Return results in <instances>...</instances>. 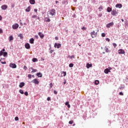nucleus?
<instances>
[{
    "label": "nucleus",
    "mask_w": 128,
    "mask_h": 128,
    "mask_svg": "<svg viewBox=\"0 0 128 128\" xmlns=\"http://www.w3.org/2000/svg\"><path fill=\"white\" fill-rule=\"evenodd\" d=\"M90 34L92 38H96L98 36V32H96V31L92 30L90 33Z\"/></svg>",
    "instance_id": "nucleus-1"
},
{
    "label": "nucleus",
    "mask_w": 128,
    "mask_h": 128,
    "mask_svg": "<svg viewBox=\"0 0 128 128\" xmlns=\"http://www.w3.org/2000/svg\"><path fill=\"white\" fill-rule=\"evenodd\" d=\"M111 70H112V67H108V68H106L104 70V74H108V72H110Z\"/></svg>",
    "instance_id": "nucleus-2"
},
{
    "label": "nucleus",
    "mask_w": 128,
    "mask_h": 128,
    "mask_svg": "<svg viewBox=\"0 0 128 128\" xmlns=\"http://www.w3.org/2000/svg\"><path fill=\"white\" fill-rule=\"evenodd\" d=\"M54 48H62V44L56 42L54 44Z\"/></svg>",
    "instance_id": "nucleus-3"
},
{
    "label": "nucleus",
    "mask_w": 128,
    "mask_h": 128,
    "mask_svg": "<svg viewBox=\"0 0 128 128\" xmlns=\"http://www.w3.org/2000/svg\"><path fill=\"white\" fill-rule=\"evenodd\" d=\"M31 82L34 84H40V81H38V78H34L31 81Z\"/></svg>",
    "instance_id": "nucleus-4"
},
{
    "label": "nucleus",
    "mask_w": 128,
    "mask_h": 128,
    "mask_svg": "<svg viewBox=\"0 0 128 128\" xmlns=\"http://www.w3.org/2000/svg\"><path fill=\"white\" fill-rule=\"evenodd\" d=\"M18 26H20L18 24V23H16L12 26V28L13 30H18Z\"/></svg>",
    "instance_id": "nucleus-5"
},
{
    "label": "nucleus",
    "mask_w": 128,
    "mask_h": 128,
    "mask_svg": "<svg viewBox=\"0 0 128 128\" xmlns=\"http://www.w3.org/2000/svg\"><path fill=\"white\" fill-rule=\"evenodd\" d=\"M9 66L12 68H16V64L14 63H10Z\"/></svg>",
    "instance_id": "nucleus-6"
},
{
    "label": "nucleus",
    "mask_w": 128,
    "mask_h": 128,
    "mask_svg": "<svg viewBox=\"0 0 128 128\" xmlns=\"http://www.w3.org/2000/svg\"><path fill=\"white\" fill-rule=\"evenodd\" d=\"M118 53L119 54H126V52H124V49H120L118 50Z\"/></svg>",
    "instance_id": "nucleus-7"
},
{
    "label": "nucleus",
    "mask_w": 128,
    "mask_h": 128,
    "mask_svg": "<svg viewBox=\"0 0 128 128\" xmlns=\"http://www.w3.org/2000/svg\"><path fill=\"white\" fill-rule=\"evenodd\" d=\"M50 14L52 16H54L56 14V10L52 9L50 10Z\"/></svg>",
    "instance_id": "nucleus-8"
},
{
    "label": "nucleus",
    "mask_w": 128,
    "mask_h": 128,
    "mask_svg": "<svg viewBox=\"0 0 128 128\" xmlns=\"http://www.w3.org/2000/svg\"><path fill=\"white\" fill-rule=\"evenodd\" d=\"M114 26V22H110L106 25V28H110V26Z\"/></svg>",
    "instance_id": "nucleus-9"
},
{
    "label": "nucleus",
    "mask_w": 128,
    "mask_h": 128,
    "mask_svg": "<svg viewBox=\"0 0 128 128\" xmlns=\"http://www.w3.org/2000/svg\"><path fill=\"white\" fill-rule=\"evenodd\" d=\"M25 48L26 50H30V44L29 43L27 42L24 44Z\"/></svg>",
    "instance_id": "nucleus-10"
},
{
    "label": "nucleus",
    "mask_w": 128,
    "mask_h": 128,
    "mask_svg": "<svg viewBox=\"0 0 128 128\" xmlns=\"http://www.w3.org/2000/svg\"><path fill=\"white\" fill-rule=\"evenodd\" d=\"M24 86H26V83H24V82H21L20 83L19 88H24Z\"/></svg>",
    "instance_id": "nucleus-11"
},
{
    "label": "nucleus",
    "mask_w": 128,
    "mask_h": 128,
    "mask_svg": "<svg viewBox=\"0 0 128 128\" xmlns=\"http://www.w3.org/2000/svg\"><path fill=\"white\" fill-rule=\"evenodd\" d=\"M116 14H118V12H116V10L114 9L113 10H112V11H111V14L112 16H116Z\"/></svg>",
    "instance_id": "nucleus-12"
},
{
    "label": "nucleus",
    "mask_w": 128,
    "mask_h": 128,
    "mask_svg": "<svg viewBox=\"0 0 128 128\" xmlns=\"http://www.w3.org/2000/svg\"><path fill=\"white\" fill-rule=\"evenodd\" d=\"M38 34L40 36V38H42V40L44 38V35L42 32H38Z\"/></svg>",
    "instance_id": "nucleus-13"
},
{
    "label": "nucleus",
    "mask_w": 128,
    "mask_h": 128,
    "mask_svg": "<svg viewBox=\"0 0 128 128\" xmlns=\"http://www.w3.org/2000/svg\"><path fill=\"white\" fill-rule=\"evenodd\" d=\"M115 7L118 8H122V4H117Z\"/></svg>",
    "instance_id": "nucleus-14"
},
{
    "label": "nucleus",
    "mask_w": 128,
    "mask_h": 128,
    "mask_svg": "<svg viewBox=\"0 0 128 128\" xmlns=\"http://www.w3.org/2000/svg\"><path fill=\"white\" fill-rule=\"evenodd\" d=\"M2 10H6V8H8V5L6 4H4L1 6Z\"/></svg>",
    "instance_id": "nucleus-15"
},
{
    "label": "nucleus",
    "mask_w": 128,
    "mask_h": 128,
    "mask_svg": "<svg viewBox=\"0 0 128 128\" xmlns=\"http://www.w3.org/2000/svg\"><path fill=\"white\" fill-rule=\"evenodd\" d=\"M86 68H92V64H90V63H87L86 64Z\"/></svg>",
    "instance_id": "nucleus-16"
},
{
    "label": "nucleus",
    "mask_w": 128,
    "mask_h": 128,
    "mask_svg": "<svg viewBox=\"0 0 128 128\" xmlns=\"http://www.w3.org/2000/svg\"><path fill=\"white\" fill-rule=\"evenodd\" d=\"M30 44H34V39L32 38H30L29 40Z\"/></svg>",
    "instance_id": "nucleus-17"
},
{
    "label": "nucleus",
    "mask_w": 128,
    "mask_h": 128,
    "mask_svg": "<svg viewBox=\"0 0 128 128\" xmlns=\"http://www.w3.org/2000/svg\"><path fill=\"white\" fill-rule=\"evenodd\" d=\"M36 76L38 78H42V74L40 72H37Z\"/></svg>",
    "instance_id": "nucleus-18"
},
{
    "label": "nucleus",
    "mask_w": 128,
    "mask_h": 128,
    "mask_svg": "<svg viewBox=\"0 0 128 128\" xmlns=\"http://www.w3.org/2000/svg\"><path fill=\"white\" fill-rule=\"evenodd\" d=\"M2 60H6V58H1L0 60V62H1L2 64H6V61L2 62Z\"/></svg>",
    "instance_id": "nucleus-19"
},
{
    "label": "nucleus",
    "mask_w": 128,
    "mask_h": 128,
    "mask_svg": "<svg viewBox=\"0 0 128 128\" xmlns=\"http://www.w3.org/2000/svg\"><path fill=\"white\" fill-rule=\"evenodd\" d=\"M112 10V8L110 7H108L106 8V12H110Z\"/></svg>",
    "instance_id": "nucleus-20"
},
{
    "label": "nucleus",
    "mask_w": 128,
    "mask_h": 128,
    "mask_svg": "<svg viewBox=\"0 0 128 128\" xmlns=\"http://www.w3.org/2000/svg\"><path fill=\"white\" fill-rule=\"evenodd\" d=\"M65 106H66L68 108H70V102H68V101L66 102H65Z\"/></svg>",
    "instance_id": "nucleus-21"
},
{
    "label": "nucleus",
    "mask_w": 128,
    "mask_h": 128,
    "mask_svg": "<svg viewBox=\"0 0 128 128\" xmlns=\"http://www.w3.org/2000/svg\"><path fill=\"white\" fill-rule=\"evenodd\" d=\"M29 2H30V4H36L35 0H30Z\"/></svg>",
    "instance_id": "nucleus-22"
},
{
    "label": "nucleus",
    "mask_w": 128,
    "mask_h": 128,
    "mask_svg": "<svg viewBox=\"0 0 128 128\" xmlns=\"http://www.w3.org/2000/svg\"><path fill=\"white\" fill-rule=\"evenodd\" d=\"M88 117L86 116V112H85L83 114V118L86 120V118Z\"/></svg>",
    "instance_id": "nucleus-23"
},
{
    "label": "nucleus",
    "mask_w": 128,
    "mask_h": 128,
    "mask_svg": "<svg viewBox=\"0 0 128 128\" xmlns=\"http://www.w3.org/2000/svg\"><path fill=\"white\" fill-rule=\"evenodd\" d=\"M62 4H68V0H64Z\"/></svg>",
    "instance_id": "nucleus-24"
},
{
    "label": "nucleus",
    "mask_w": 128,
    "mask_h": 128,
    "mask_svg": "<svg viewBox=\"0 0 128 128\" xmlns=\"http://www.w3.org/2000/svg\"><path fill=\"white\" fill-rule=\"evenodd\" d=\"M25 10L26 12H30V6H28Z\"/></svg>",
    "instance_id": "nucleus-25"
},
{
    "label": "nucleus",
    "mask_w": 128,
    "mask_h": 128,
    "mask_svg": "<svg viewBox=\"0 0 128 128\" xmlns=\"http://www.w3.org/2000/svg\"><path fill=\"white\" fill-rule=\"evenodd\" d=\"M18 36L20 38V40H22L24 38V35L22 34H20L18 35Z\"/></svg>",
    "instance_id": "nucleus-26"
},
{
    "label": "nucleus",
    "mask_w": 128,
    "mask_h": 128,
    "mask_svg": "<svg viewBox=\"0 0 128 128\" xmlns=\"http://www.w3.org/2000/svg\"><path fill=\"white\" fill-rule=\"evenodd\" d=\"M3 56H4V58H8V52H4L3 53Z\"/></svg>",
    "instance_id": "nucleus-27"
},
{
    "label": "nucleus",
    "mask_w": 128,
    "mask_h": 128,
    "mask_svg": "<svg viewBox=\"0 0 128 128\" xmlns=\"http://www.w3.org/2000/svg\"><path fill=\"white\" fill-rule=\"evenodd\" d=\"M31 70H32V71L31 72H38V70L36 69H34L33 68H30Z\"/></svg>",
    "instance_id": "nucleus-28"
},
{
    "label": "nucleus",
    "mask_w": 128,
    "mask_h": 128,
    "mask_svg": "<svg viewBox=\"0 0 128 128\" xmlns=\"http://www.w3.org/2000/svg\"><path fill=\"white\" fill-rule=\"evenodd\" d=\"M12 40H14V36H9V41L12 42Z\"/></svg>",
    "instance_id": "nucleus-29"
},
{
    "label": "nucleus",
    "mask_w": 128,
    "mask_h": 128,
    "mask_svg": "<svg viewBox=\"0 0 128 128\" xmlns=\"http://www.w3.org/2000/svg\"><path fill=\"white\" fill-rule=\"evenodd\" d=\"M38 60L36 58H32V62H38Z\"/></svg>",
    "instance_id": "nucleus-30"
},
{
    "label": "nucleus",
    "mask_w": 128,
    "mask_h": 128,
    "mask_svg": "<svg viewBox=\"0 0 128 128\" xmlns=\"http://www.w3.org/2000/svg\"><path fill=\"white\" fill-rule=\"evenodd\" d=\"M98 84H100V80H94V84H96V86H98Z\"/></svg>",
    "instance_id": "nucleus-31"
},
{
    "label": "nucleus",
    "mask_w": 128,
    "mask_h": 128,
    "mask_svg": "<svg viewBox=\"0 0 128 128\" xmlns=\"http://www.w3.org/2000/svg\"><path fill=\"white\" fill-rule=\"evenodd\" d=\"M76 56L74 55H72V56H68V58H69L70 60H72V58H74Z\"/></svg>",
    "instance_id": "nucleus-32"
},
{
    "label": "nucleus",
    "mask_w": 128,
    "mask_h": 128,
    "mask_svg": "<svg viewBox=\"0 0 128 128\" xmlns=\"http://www.w3.org/2000/svg\"><path fill=\"white\" fill-rule=\"evenodd\" d=\"M46 22H50V19L48 18H46Z\"/></svg>",
    "instance_id": "nucleus-33"
},
{
    "label": "nucleus",
    "mask_w": 128,
    "mask_h": 128,
    "mask_svg": "<svg viewBox=\"0 0 128 128\" xmlns=\"http://www.w3.org/2000/svg\"><path fill=\"white\" fill-rule=\"evenodd\" d=\"M105 48H106L105 50L106 52H110V50H108V48H107L106 46H105Z\"/></svg>",
    "instance_id": "nucleus-34"
},
{
    "label": "nucleus",
    "mask_w": 128,
    "mask_h": 128,
    "mask_svg": "<svg viewBox=\"0 0 128 128\" xmlns=\"http://www.w3.org/2000/svg\"><path fill=\"white\" fill-rule=\"evenodd\" d=\"M19 92L20 94H24V90L20 89L19 90Z\"/></svg>",
    "instance_id": "nucleus-35"
},
{
    "label": "nucleus",
    "mask_w": 128,
    "mask_h": 128,
    "mask_svg": "<svg viewBox=\"0 0 128 128\" xmlns=\"http://www.w3.org/2000/svg\"><path fill=\"white\" fill-rule=\"evenodd\" d=\"M61 74H63V76H66V72H64V71H62L61 72Z\"/></svg>",
    "instance_id": "nucleus-36"
},
{
    "label": "nucleus",
    "mask_w": 128,
    "mask_h": 128,
    "mask_svg": "<svg viewBox=\"0 0 128 128\" xmlns=\"http://www.w3.org/2000/svg\"><path fill=\"white\" fill-rule=\"evenodd\" d=\"M121 26L122 25L120 23H118L116 24V28H120Z\"/></svg>",
    "instance_id": "nucleus-37"
},
{
    "label": "nucleus",
    "mask_w": 128,
    "mask_h": 128,
    "mask_svg": "<svg viewBox=\"0 0 128 128\" xmlns=\"http://www.w3.org/2000/svg\"><path fill=\"white\" fill-rule=\"evenodd\" d=\"M124 82H128V76H126V79H124Z\"/></svg>",
    "instance_id": "nucleus-38"
},
{
    "label": "nucleus",
    "mask_w": 128,
    "mask_h": 128,
    "mask_svg": "<svg viewBox=\"0 0 128 128\" xmlns=\"http://www.w3.org/2000/svg\"><path fill=\"white\" fill-rule=\"evenodd\" d=\"M120 90H122V88H124V85L121 84L120 86L119 87Z\"/></svg>",
    "instance_id": "nucleus-39"
},
{
    "label": "nucleus",
    "mask_w": 128,
    "mask_h": 128,
    "mask_svg": "<svg viewBox=\"0 0 128 128\" xmlns=\"http://www.w3.org/2000/svg\"><path fill=\"white\" fill-rule=\"evenodd\" d=\"M124 26H128V20L124 21Z\"/></svg>",
    "instance_id": "nucleus-40"
},
{
    "label": "nucleus",
    "mask_w": 128,
    "mask_h": 128,
    "mask_svg": "<svg viewBox=\"0 0 128 128\" xmlns=\"http://www.w3.org/2000/svg\"><path fill=\"white\" fill-rule=\"evenodd\" d=\"M74 64L70 63L69 64V68H74Z\"/></svg>",
    "instance_id": "nucleus-41"
},
{
    "label": "nucleus",
    "mask_w": 128,
    "mask_h": 128,
    "mask_svg": "<svg viewBox=\"0 0 128 128\" xmlns=\"http://www.w3.org/2000/svg\"><path fill=\"white\" fill-rule=\"evenodd\" d=\"M78 8L80 11L82 10V6H78Z\"/></svg>",
    "instance_id": "nucleus-42"
},
{
    "label": "nucleus",
    "mask_w": 128,
    "mask_h": 128,
    "mask_svg": "<svg viewBox=\"0 0 128 128\" xmlns=\"http://www.w3.org/2000/svg\"><path fill=\"white\" fill-rule=\"evenodd\" d=\"M98 10H100V12H102V10H103L102 8V6H100L98 8Z\"/></svg>",
    "instance_id": "nucleus-43"
},
{
    "label": "nucleus",
    "mask_w": 128,
    "mask_h": 128,
    "mask_svg": "<svg viewBox=\"0 0 128 128\" xmlns=\"http://www.w3.org/2000/svg\"><path fill=\"white\" fill-rule=\"evenodd\" d=\"M24 96H28V92L26 91V92H24Z\"/></svg>",
    "instance_id": "nucleus-44"
},
{
    "label": "nucleus",
    "mask_w": 128,
    "mask_h": 128,
    "mask_svg": "<svg viewBox=\"0 0 128 128\" xmlns=\"http://www.w3.org/2000/svg\"><path fill=\"white\" fill-rule=\"evenodd\" d=\"M68 124H74V120H71L69 121Z\"/></svg>",
    "instance_id": "nucleus-45"
},
{
    "label": "nucleus",
    "mask_w": 128,
    "mask_h": 128,
    "mask_svg": "<svg viewBox=\"0 0 128 128\" xmlns=\"http://www.w3.org/2000/svg\"><path fill=\"white\" fill-rule=\"evenodd\" d=\"M98 18H102V13H100L98 14Z\"/></svg>",
    "instance_id": "nucleus-46"
},
{
    "label": "nucleus",
    "mask_w": 128,
    "mask_h": 128,
    "mask_svg": "<svg viewBox=\"0 0 128 128\" xmlns=\"http://www.w3.org/2000/svg\"><path fill=\"white\" fill-rule=\"evenodd\" d=\"M4 52L2 50L0 51V56H3Z\"/></svg>",
    "instance_id": "nucleus-47"
},
{
    "label": "nucleus",
    "mask_w": 128,
    "mask_h": 128,
    "mask_svg": "<svg viewBox=\"0 0 128 128\" xmlns=\"http://www.w3.org/2000/svg\"><path fill=\"white\" fill-rule=\"evenodd\" d=\"M19 118L18 116H16L14 118V120H16V122H17V120H18Z\"/></svg>",
    "instance_id": "nucleus-48"
},
{
    "label": "nucleus",
    "mask_w": 128,
    "mask_h": 128,
    "mask_svg": "<svg viewBox=\"0 0 128 128\" xmlns=\"http://www.w3.org/2000/svg\"><path fill=\"white\" fill-rule=\"evenodd\" d=\"M106 42H110V40L109 38H106Z\"/></svg>",
    "instance_id": "nucleus-49"
},
{
    "label": "nucleus",
    "mask_w": 128,
    "mask_h": 128,
    "mask_svg": "<svg viewBox=\"0 0 128 128\" xmlns=\"http://www.w3.org/2000/svg\"><path fill=\"white\" fill-rule=\"evenodd\" d=\"M101 36H102V38H104V36H106V34L102 33Z\"/></svg>",
    "instance_id": "nucleus-50"
},
{
    "label": "nucleus",
    "mask_w": 128,
    "mask_h": 128,
    "mask_svg": "<svg viewBox=\"0 0 128 128\" xmlns=\"http://www.w3.org/2000/svg\"><path fill=\"white\" fill-rule=\"evenodd\" d=\"M50 88H52V86H54V84H52V82H51L50 84Z\"/></svg>",
    "instance_id": "nucleus-51"
},
{
    "label": "nucleus",
    "mask_w": 128,
    "mask_h": 128,
    "mask_svg": "<svg viewBox=\"0 0 128 128\" xmlns=\"http://www.w3.org/2000/svg\"><path fill=\"white\" fill-rule=\"evenodd\" d=\"M38 18V16H36V15H33L32 16V18Z\"/></svg>",
    "instance_id": "nucleus-52"
},
{
    "label": "nucleus",
    "mask_w": 128,
    "mask_h": 128,
    "mask_svg": "<svg viewBox=\"0 0 128 128\" xmlns=\"http://www.w3.org/2000/svg\"><path fill=\"white\" fill-rule=\"evenodd\" d=\"M112 46H114V48H116V46H117V45H116V43H113L112 44Z\"/></svg>",
    "instance_id": "nucleus-53"
},
{
    "label": "nucleus",
    "mask_w": 128,
    "mask_h": 128,
    "mask_svg": "<svg viewBox=\"0 0 128 128\" xmlns=\"http://www.w3.org/2000/svg\"><path fill=\"white\" fill-rule=\"evenodd\" d=\"M28 78H32V74H28Z\"/></svg>",
    "instance_id": "nucleus-54"
},
{
    "label": "nucleus",
    "mask_w": 128,
    "mask_h": 128,
    "mask_svg": "<svg viewBox=\"0 0 128 128\" xmlns=\"http://www.w3.org/2000/svg\"><path fill=\"white\" fill-rule=\"evenodd\" d=\"M47 100L48 101V102H50V101L51 100V99H50V97H48L47 98Z\"/></svg>",
    "instance_id": "nucleus-55"
},
{
    "label": "nucleus",
    "mask_w": 128,
    "mask_h": 128,
    "mask_svg": "<svg viewBox=\"0 0 128 128\" xmlns=\"http://www.w3.org/2000/svg\"><path fill=\"white\" fill-rule=\"evenodd\" d=\"M14 6H15L14 4H12L11 6H12V8H14Z\"/></svg>",
    "instance_id": "nucleus-56"
},
{
    "label": "nucleus",
    "mask_w": 128,
    "mask_h": 128,
    "mask_svg": "<svg viewBox=\"0 0 128 128\" xmlns=\"http://www.w3.org/2000/svg\"><path fill=\"white\" fill-rule=\"evenodd\" d=\"M24 70H28V67H26V66H24Z\"/></svg>",
    "instance_id": "nucleus-57"
},
{
    "label": "nucleus",
    "mask_w": 128,
    "mask_h": 128,
    "mask_svg": "<svg viewBox=\"0 0 128 128\" xmlns=\"http://www.w3.org/2000/svg\"><path fill=\"white\" fill-rule=\"evenodd\" d=\"M82 30H86V28L84 26H83L82 28Z\"/></svg>",
    "instance_id": "nucleus-58"
},
{
    "label": "nucleus",
    "mask_w": 128,
    "mask_h": 128,
    "mask_svg": "<svg viewBox=\"0 0 128 128\" xmlns=\"http://www.w3.org/2000/svg\"><path fill=\"white\" fill-rule=\"evenodd\" d=\"M119 94L120 96H124V93L121 92H119Z\"/></svg>",
    "instance_id": "nucleus-59"
},
{
    "label": "nucleus",
    "mask_w": 128,
    "mask_h": 128,
    "mask_svg": "<svg viewBox=\"0 0 128 128\" xmlns=\"http://www.w3.org/2000/svg\"><path fill=\"white\" fill-rule=\"evenodd\" d=\"M54 94H58V91L54 90Z\"/></svg>",
    "instance_id": "nucleus-60"
},
{
    "label": "nucleus",
    "mask_w": 128,
    "mask_h": 128,
    "mask_svg": "<svg viewBox=\"0 0 128 128\" xmlns=\"http://www.w3.org/2000/svg\"><path fill=\"white\" fill-rule=\"evenodd\" d=\"M40 60H41V62H44V58L42 57Z\"/></svg>",
    "instance_id": "nucleus-61"
},
{
    "label": "nucleus",
    "mask_w": 128,
    "mask_h": 128,
    "mask_svg": "<svg viewBox=\"0 0 128 128\" xmlns=\"http://www.w3.org/2000/svg\"><path fill=\"white\" fill-rule=\"evenodd\" d=\"M34 37H35V38H36V40H38V35H35Z\"/></svg>",
    "instance_id": "nucleus-62"
},
{
    "label": "nucleus",
    "mask_w": 128,
    "mask_h": 128,
    "mask_svg": "<svg viewBox=\"0 0 128 128\" xmlns=\"http://www.w3.org/2000/svg\"><path fill=\"white\" fill-rule=\"evenodd\" d=\"M56 40H58V36L55 37Z\"/></svg>",
    "instance_id": "nucleus-63"
},
{
    "label": "nucleus",
    "mask_w": 128,
    "mask_h": 128,
    "mask_svg": "<svg viewBox=\"0 0 128 128\" xmlns=\"http://www.w3.org/2000/svg\"><path fill=\"white\" fill-rule=\"evenodd\" d=\"M66 84V79L64 80V84Z\"/></svg>",
    "instance_id": "nucleus-64"
}]
</instances>
